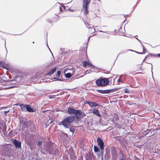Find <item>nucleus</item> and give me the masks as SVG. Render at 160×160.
I'll use <instances>...</instances> for the list:
<instances>
[{
	"mask_svg": "<svg viewBox=\"0 0 160 160\" xmlns=\"http://www.w3.org/2000/svg\"><path fill=\"white\" fill-rule=\"evenodd\" d=\"M75 119L74 116H69L65 118L62 122H60L59 124L62 125L65 128H69Z\"/></svg>",
	"mask_w": 160,
	"mask_h": 160,
	"instance_id": "f257e3e1",
	"label": "nucleus"
},
{
	"mask_svg": "<svg viewBox=\"0 0 160 160\" xmlns=\"http://www.w3.org/2000/svg\"><path fill=\"white\" fill-rule=\"evenodd\" d=\"M132 123H133V122L131 121V140L136 142H138L141 138V137L138 136V133H136V130H134L132 128Z\"/></svg>",
	"mask_w": 160,
	"mask_h": 160,
	"instance_id": "f03ea898",
	"label": "nucleus"
},
{
	"mask_svg": "<svg viewBox=\"0 0 160 160\" xmlns=\"http://www.w3.org/2000/svg\"><path fill=\"white\" fill-rule=\"evenodd\" d=\"M95 82L97 86L103 87L108 85L109 81L107 78L101 77L97 79Z\"/></svg>",
	"mask_w": 160,
	"mask_h": 160,
	"instance_id": "7ed1b4c3",
	"label": "nucleus"
},
{
	"mask_svg": "<svg viewBox=\"0 0 160 160\" xmlns=\"http://www.w3.org/2000/svg\"><path fill=\"white\" fill-rule=\"evenodd\" d=\"M74 118L78 119L84 117L86 115L84 112H82L81 110H76L74 114Z\"/></svg>",
	"mask_w": 160,
	"mask_h": 160,
	"instance_id": "20e7f679",
	"label": "nucleus"
},
{
	"mask_svg": "<svg viewBox=\"0 0 160 160\" xmlns=\"http://www.w3.org/2000/svg\"><path fill=\"white\" fill-rule=\"evenodd\" d=\"M91 0H83L82 8L84 9V13L87 15L88 12V7Z\"/></svg>",
	"mask_w": 160,
	"mask_h": 160,
	"instance_id": "39448f33",
	"label": "nucleus"
},
{
	"mask_svg": "<svg viewBox=\"0 0 160 160\" xmlns=\"http://www.w3.org/2000/svg\"><path fill=\"white\" fill-rule=\"evenodd\" d=\"M97 142L100 149L101 150H104V145L103 140L100 138L98 137L97 139Z\"/></svg>",
	"mask_w": 160,
	"mask_h": 160,
	"instance_id": "423d86ee",
	"label": "nucleus"
},
{
	"mask_svg": "<svg viewBox=\"0 0 160 160\" xmlns=\"http://www.w3.org/2000/svg\"><path fill=\"white\" fill-rule=\"evenodd\" d=\"M12 143L15 146L16 148H21V144L20 141L17 140V139H14L12 142Z\"/></svg>",
	"mask_w": 160,
	"mask_h": 160,
	"instance_id": "0eeeda50",
	"label": "nucleus"
},
{
	"mask_svg": "<svg viewBox=\"0 0 160 160\" xmlns=\"http://www.w3.org/2000/svg\"><path fill=\"white\" fill-rule=\"evenodd\" d=\"M83 66L84 67H86L89 66L91 68L95 69V67L92 64L87 61H83Z\"/></svg>",
	"mask_w": 160,
	"mask_h": 160,
	"instance_id": "6e6552de",
	"label": "nucleus"
},
{
	"mask_svg": "<svg viewBox=\"0 0 160 160\" xmlns=\"http://www.w3.org/2000/svg\"><path fill=\"white\" fill-rule=\"evenodd\" d=\"M85 103L88 104L92 108H94L97 106H99V104L95 102L89 101H86Z\"/></svg>",
	"mask_w": 160,
	"mask_h": 160,
	"instance_id": "1a4fd4ad",
	"label": "nucleus"
},
{
	"mask_svg": "<svg viewBox=\"0 0 160 160\" xmlns=\"http://www.w3.org/2000/svg\"><path fill=\"white\" fill-rule=\"evenodd\" d=\"M54 149L53 148L52 146L48 145L46 147V151L47 152L51 154L54 153Z\"/></svg>",
	"mask_w": 160,
	"mask_h": 160,
	"instance_id": "9d476101",
	"label": "nucleus"
},
{
	"mask_svg": "<svg viewBox=\"0 0 160 160\" xmlns=\"http://www.w3.org/2000/svg\"><path fill=\"white\" fill-rule=\"evenodd\" d=\"M33 112L36 111L35 109L32 107V106L29 105H27L26 112Z\"/></svg>",
	"mask_w": 160,
	"mask_h": 160,
	"instance_id": "9b49d317",
	"label": "nucleus"
},
{
	"mask_svg": "<svg viewBox=\"0 0 160 160\" xmlns=\"http://www.w3.org/2000/svg\"><path fill=\"white\" fill-rule=\"evenodd\" d=\"M76 109H74L73 108L69 107L68 109L67 112L69 114H74Z\"/></svg>",
	"mask_w": 160,
	"mask_h": 160,
	"instance_id": "f8f14e48",
	"label": "nucleus"
},
{
	"mask_svg": "<svg viewBox=\"0 0 160 160\" xmlns=\"http://www.w3.org/2000/svg\"><path fill=\"white\" fill-rule=\"evenodd\" d=\"M57 67L55 66L53 67L52 69H50L48 72L47 73V75L50 76L53 74L56 71L57 69Z\"/></svg>",
	"mask_w": 160,
	"mask_h": 160,
	"instance_id": "ddd939ff",
	"label": "nucleus"
},
{
	"mask_svg": "<svg viewBox=\"0 0 160 160\" xmlns=\"http://www.w3.org/2000/svg\"><path fill=\"white\" fill-rule=\"evenodd\" d=\"M27 104H19L18 105L20 107L21 110L22 112H26Z\"/></svg>",
	"mask_w": 160,
	"mask_h": 160,
	"instance_id": "4468645a",
	"label": "nucleus"
},
{
	"mask_svg": "<svg viewBox=\"0 0 160 160\" xmlns=\"http://www.w3.org/2000/svg\"><path fill=\"white\" fill-rule=\"evenodd\" d=\"M120 88H118L111 89L107 90V94L117 91Z\"/></svg>",
	"mask_w": 160,
	"mask_h": 160,
	"instance_id": "2eb2a0df",
	"label": "nucleus"
},
{
	"mask_svg": "<svg viewBox=\"0 0 160 160\" xmlns=\"http://www.w3.org/2000/svg\"><path fill=\"white\" fill-rule=\"evenodd\" d=\"M92 112L99 117L101 116L100 114V113L98 110L96 109H93Z\"/></svg>",
	"mask_w": 160,
	"mask_h": 160,
	"instance_id": "dca6fc26",
	"label": "nucleus"
},
{
	"mask_svg": "<svg viewBox=\"0 0 160 160\" xmlns=\"http://www.w3.org/2000/svg\"><path fill=\"white\" fill-rule=\"evenodd\" d=\"M157 57V54H149L148 55H147L145 57V58L143 60L142 62L144 61L145 59H146L147 58H148V57Z\"/></svg>",
	"mask_w": 160,
	"mask_h": 160,
	"instance_id": "f3484780",
	"label": "nucleus"
},
{
	"mask_svg": "<svg viewBox=\"0 0 160 160\" xmlns=\"http://www.w3.org/2000/svg\"><path fill=\"white\" fill-rule=\"evenodd\" d=\"M98 92L102 94H107V90H102L99 89H97L96 90Z\"/></svg>",
	"mask_w": 160,
	"mask_h": 160,
	"instance_id": "a211bd4d",
	"label": "nucleus"
},
{
	"mask_svg": "<svg viewBox=\"0 0 160 160\" xmlns=\"http://www.w3.org/2000/svg\"><path fill=\"white\" fill-rule=\"evenodd\" d=\"M29 125V122L27 121H25L23 122V125L22 126V128H28Z\"/></svg>",
	"mask_w": 160,
	"mask_h": 160,
	"instance_id": "6ab92c4d",
	"label": "nucleus"
},
{
	"mask_svg": "<svg viewBox=\"0 0 160 160\" xmlns=\"http://www.w3.org/2000/svg\"><path fill=\"white\" fill-rule=\"evenodd\" d=\"M94 151L95 152H99L100 150L97 146H94Z\"/></svg>",
	"mask_w": 160,
	"mask_h": 160,
	"instance_id": "aec40b11",
	"label": "nucleus"
},
{
	"mask_svg": "<svg viewBox=\"0 0 160 160\" xmlns=\"http://www.w3.org/2000/svg\"><path fill=\"white\" fill-rule=\"evenodd\" d=\"M72 74L70 73H68L66 74H65V75L66 78H70L72 76Z\"/></svg>",
	"mask_w": 160,
	"mask_h": 160,
	"instance_id": "412c9836",
	"label": "nucleus"
},
{
	"mask_svg": "<svg viewBox=\"0 0 160 160\" xmlns=\"http://www.w3.org/2000/svg\"><path fill=\"white\" fill-rule=\"evenodd\" d=\"M89 156L90 158H91L92 159H94L95 158V156L94 155L93 153H89Z\"/></svg>",
	"mask_w": 160,
	"mask_h": 160,
	"instance_id": "4be33fe9",
	"label": "nucleus"
},
{
	"mask_svg": "<svg viewBox=\"0 0 160 160\" xmlns=\"http://www.w3.org/2000/svg\"><path fill=\"white\" fill-rule=\"evenodd\" d=\"M61 71H58L57 72V73H56V76L57 78H59L60 75L61 74Z\"/></svg>",
	"mask_w": 160,
	"mask_h": 160,
	"instance_id": "5701e85b",
	"label": "nucleus"
},
{
	"mask_svg": "<svg viewBox=\"0 0 160 160\" xmlns=\"http://www.w3.org/2000/svg\"><path fill=\"white\" fill-rule=\"evenodd\" d=\"M42 141H38L37 144V147H40L42 145Z\"/></svg>",
	"mask_w": 160,
	"mask_h": 160,
	"instance_id": "b1692460",
	"label": "nucleus"
},
{
	"mask_svg": "<svg viewBox=\"0 0 160 160\" xmlns=\"http://www.w3.org/2000/svg\"><path fill=\"white\" fill-rule=\"evenodd\" d=\"M88 26L86 25V27L87 28H92V27L90 26H92V27L93 28V29L94 30V31H95V28L94 27V26H92L91 25H89L88 24Z\"/></svg>",
	"mask_w": 160,
	"mask_h": 160,
	"instance_id": "393cba45",
	"label": "nucleus"
},
{
	"mask_svg": "<svg viewBox=\"0 0 160 160\" xmlns=\"http://www.w3.org/2000/svg\"><path fill=\"white\" fill-rule=\"evenodd\" d=\"M53 79H54V81H63L62 79L59 78H58L55 77H54L53 78Z\"/></svg>",
	"mask_w": 160,
	"mask_h": 160,
	"instance_id": "a878e982",
	"label": "nucleus"
},
{
	"mask_svg": "<svg viewBox=\"0 0 160 160\" xmlns=\"http://www.w3.org/2000/svg\"><path fill=\"white\" fill-rule=\"evenodd\" d=\"M131 51L135 52H136L137 53H138V54H143V53H142V52H138L137 51H136L132 50V49H131Z\"/></svg>",
	"mask_w": 160,
	"mask_h": 160,
	"instance_id": "bb28decb",
	"label": "nucleus"
},
{
	"mask_svg": "<svg viewBox=\"0 0 160 160\" xmlns=\"http://www.w3.org/2000/svg\"><path fill=\"white\" fill-rule=\"evenodd\" d=\"M69 128V129L70 131L72 132V133H73L74 131V128L71 127H70V128Z\"/></svg>",
	"mask_w": 160,
	"mask_h": 160,
	"instance_id": "cd10ccee",
	"label": "nucleus"
},
{
	"mask_svg": "<svg viewBox=\"0 0 160 160\" xmlns=\"http://www.w3.org/2000/svg\"><path fill=\"white\" fill-rule=\"evenodd\" d=\"M58 152V150L57 149H55L54 150V153H52V154H57Z\"/></svg>",
	"mask_w": 160,
	"mask_h": 160,
	"instance_id": "c85d7f7f",
	"label": "nucleus"
},
{
	"mask_svg": "<svg viewBox=\"0 0 160 160\" xmlns=\"http://www.w3.org/2000/svg\"><path fill=\"white\" fill-rule=\"evenodd\" d=\"M147 51V49L145 48H144L143 49V52H142L143 54H144Z\"/></svg>",
	"mask_w": 160,
	"mask_h": 160,
	"instance_id": "c756f323",
	"label": "nucleus"
},
{
	"mask_svg": "<svg viewBox=\"0 0 160 160\" xmlns=\"http://www.w3.org/2000/svg\"><path fill=\"white\" fill-rule=\"evenodd\" d=\"M16 82V80H12L10 81V83H13Z\"/></svg>",
	"mask_w": 160,
	"mask_h": 160,
	"instance_id": "7c9ffc66",
	"label": "nucleus"
},
{
	"mask_svg": "<svg viewBox=\"0 0 160 160\" xmlns=\"http://www.w3.org/2000/svg\"><path fill=\"white\" fill-rule=\"evenodd\" d=\"M151 130L150 129H148L146 131H145V132H146V134L148 133Z\"/></svg>",
	"mask_w": 160,
	"mask_h": 160,
	"instance_id": "2f4dec72",
	"label": "nucleus"
},
{
	"mask_svg": "<svg viewBox=\"0 0 160 160\" xmlns=\"http://www.w3.org/2000/svg\"><path fill=\"white\" fill-rule=\"evenodd\" d=\"M3 131L4 132V130H6V126L5 125H4L3 126Z\"/></svg>",
	"mask_w": 160,
	"mask_h": 160,
	"instance_id": "473e14b6",
	"label": "nucleus"
},
{
	"mask_svg": "<svg viewBox=\"0 0 160 160\" xmlns=\"http://www.w3.org/2000/svg\"><path fill=\"white\" fill-rule=\"evenodd\" d=\"M104 151H103V150H101V154L102 155V157H103V153H104Z\"/></svg>",
	"mask_w": 160,
	"mask_h": 160,
	"instance_id": "72a5a7b5",
	"label": "nucleus"
},
{
	"mask_svg": "<svg viewBox=\"0 0 160 160\" xmlns=\"http://www.w3.org/2000/svg\"><path fill=\"white\" fill-rule=\"evenodd\" d=\"M47 21L48 22L50 23H51V24H53V22L51 20H48Z\"/></svg>",
	"mask_w": 160,
	"mask_h": 160,
	"instance_id": "f704fd0d",
	"label": "nucleus"
},
{
	"mask_svg": "<svg viewBox=\"0 0 160 160\" xmlns=\"http://www.w3.org/2000/svg\"><path fill=\"white\" fill-rule=\"evenodd\" d=\"M62 6H59V9L61 12L62 11Z\"/></svg>",
	"mask_w": 160,
	"mask_h": 160,
	"instance_id": "c9c22d12",
	"label": "nucleus"
},
{
	"mask_svg": "<svg viewBox=\"0 0 160 160\" xmlns=\"http://www.w3.org/2000/svg\"><path fill=\"white\" fill-rule=\"evenodd\" d=\"M136 5H135L134 7H133V8L132 9V11L131 12V14L134 11V10L135 9V8H136Z\"/></svg>",
	"mask_w": 160,
	"mask_h": 160,
	"instance_id": "e433bc0d",
	"label": "nucleus"
},
{
	"mask_svg": "<svg viewBox=\"0 0 160 160\" xmlns=\"http://www.w3.org/2000/svg\"><path fill=\"white\" fill-rule=\"evenodd\" d=\"M49 98L50 99H52V98H54V97H53V95H49Z\"/></svg>",
	"mask_w": 160,
	"mask_h": 160,
	"instance_id": "4c0bfd02",
	"label": "nucleus"
},
{
	"mask_svg": "<svg viewBox=\"0 0 160 160\" xmlns=\"http://www.w3.org/2000/svg\"><path fill=\"white\" fill-rule=\"evenodd\" d=\"M99 32H104V33H108V32H107V31L104 32L100 30V31H99Z\"/></svg>",
	"mask_w": 160,
	"mask_h": 160,
	"instance_id": "58836bf2",
	"label": "nucleus"
},
{
	"mask_svg": "<svg viewBox=\"0 0 160 160\" xmlns=\"http://www.w3.org/2000/svg\"><path fill=\"white\" fill-rule=\"evenodd\" d=\"M124 92L125 93L128 92V90L127 89H125L124 90Z\"/></svg>",
	"mask_w": 160,
	"mask_h": 160,
	"instance_id": "ea45409f",
	"label": "nucleus"
},
{
	"mask_svg": "<svg viewBox=\"0 0 160 160\" xmlns=\"http://www.w3.org/2000/svg\"><path fill=\"white\" fill-rule=\"evenodd\" d=\"M135 37L136 38V39H137V40H138V41L140 42H141L139 40V39H138V35H136V36H135Z\"/></svg>",
	"mask_w": 160,
	"mask_h": 160,
	"instance_id": "a19ab883",
	"label": "nucleus"
},
{
	"mask_svg": "<svg viewBox=\"0 0 160 160\" xmlns=\"http://www.w3.org/2000/svg\"><path fill=\"white\" fill-rule=\"evenodd\" d=\"M9 111H4V113L5 115L7 113H8L9 112Z\"/></svg>",
	"mask_w": 160,
	"mask_h": 160,
	"instance_id": "79ce46f5",
	"label": "nucleus"
},
{
	"mask_svg": "<svg viewBox=\"0 0 160 160\" xmlns=\"http://www.w3.org/2000/svg\"><path fill=\"white\" fill-rule=\"evenodd\" d=\"M15 87H16V86L15 85H14L13 86H11V87H10L8 88H13Z\"/></svg>",
	"mask_w": 160,
	"mask_h": 160,
	"instance_id": "37998d69",
	"label": "nucleus"
},
{
	"mask_svg": "<svg viewBox=\"0 0 160 160\" xmlns=\"http://www.w3.org/2000/svg\"><path fill=\"white\" fill-rule=\"evenodd\" d=\"M68 10L70 12H74V10H73V9H69Z\"/></svg>",
	"mask_w": 160,
	"mask_h": 160,
	"instance_id": "c03bdc74",
	"label": "nucleus"
},
{
	"mask_svg": "<svg viewBox=\"0 0 160 160\" xmlns=\"http://www.w3.org/2000/svg\"><path fill=\"white\" fill-rule=\"evenodd\" d=\"M62 8H63V10H65V6L63 5H62Z\"/></svg>",
	"mask_w": 160,
	"mask_h": 160,
	"instance_id": "a18cd8bd",
	"label": "nucleus"
},
{
	"mask_svg": "<svg viewBox=\"0 0 160 160\" xmlns=\"http://www.w3.org/2000/svg\"><path fill=\"white\" fill-rule=\"evenodd\" d=\"M140 42L142 44V45L143 49L144 48H145L144 46L143 45L142 43L141 42Z\"/></svg>",
	"mask_w": 160,
	"mask_h": 160,
	"instance_id": "49530a36",
	"label": "nucleus"
},
{
	"mask_svg": "<svg viewBox=\"0 0 160 160\" xmlns=\"http://www.w3.org/2000/svg\"><path fill=\"white\" fill-rule=\"evenodd\" d=\"M151 65H152V67H151V71H152V74H153V72H152V64L151 63Z\"/></svg>",
	"mask_w": 160,
	"mask_h": 160,
	"instance_id": "de8ad7c7",
	"label": "nucleus"
},
{
	"mask_svg": "<svg viewBox=\"0 0 160 160\" xmlns=\"http://www.w3.org/2000/svg\"><path fill=\"white\" fill-rule=\"evenodd\" d=\"M157 94L160 95V91H159L156 92Z\"/></svg>",
	"mask_w": 160,
	"mask_h": 160,
	"instance_id": "09e8293b",
	"label": "nucleus"
},
{
	"mask_svg": "<svg viewBox=\"0 0 160 160\" xmlns=\"http://www.w3.org/2000/svg\"><path fill=\"white\" fill-rule=\"evenodd\" d=\"M86 73H89V70H87L86 71V72H85Z\"/></svg>",
	"mask_w": 160,
	"mask_h": 160,
	"instance_id": "8fccbe9b",
	"label": "nucleus"
},
{
	"mask_svg": "<svg viewBox=\"0 0 160 160\" xmlns=\"http://www.w3.org/2000/svg\"><path fill=\"white\" fill-rule=\"evenodd\" d=\"M117 82H121V81L120 80L119 78V79H118V80H117Z\"/></svg>",
	"mask_w": 160,
	"mask_h": 160,
	"instance_id": "3c124183",
	"label": "nucleus"
},
{
	"mask_svg": "<svg viewBox=\"0 0 160 160\" xmlns=\"http://www.w3.org/2000/svg\"><path fill=\"white\" fill-rule=\"evenodd\" d=\"M157 56H158V57H160V53L157 54Z\"/></svg>",
	"mask_w": 160,
	"mask_h": 160,
	"instance_id": "603ef678",
	"label": "nucleus"
},
{
	"mask_svg": "<svg viewBox=\"0 0 160 160\" xmlns=\"http://www.w3.org/2000/svg\"><path fill=\"white\" fill-rule=\"evenodd\" d=\"M24 122V121H22H22H20V123H22V124H23V122Z\"/></svg>",
	"mask_w": 160,
	"mask_h": 160,
	"instance_id": "864d4df0",
	"label": "nucleus"
},
{
	"mask_svg": "<svg viewBox=\"0 0 160 160\" xmlns=\"http://www.w3.org/2000/svg\"><path fill=\"white\" fill-rule=\"evenodd\" d=\"M80 159H81V160H83V156H81L80 157Z\"/></svg>",
	"mask_w": 160,
	"mask_h": 160,
	"instance_id": "5fc2aeb1",
	"label": "nucleus"
},
{
	"mask_svg": "<svg viewBox=\"0 0 160 160\" xmlns=\"http://www.w3.org/2000/svg\"><path fill=\"white\" fill-rule=\"evenodd\" d=\"M134 104V103H132V102H131V104H130L131 105L132 104ZM134 104H136L134 103Z\"/></svg>",
	"mask_w": 160,
	"mask_h": 160,
	"instance_id": "6e6d98bb",
	"label": "nucleus"
},
{
	"mask_svg": "<svg viewBox=\"0 0 160 160\" xmlns=\"http://www.w3.org/2000/svg\"><path fill=\"white\" fill-rule=\"evenodd\" d=\"M130 98H131L132 99L134 98V97H131V96Z\"/></svg>",
	"mask_w": 160,
	"mask_h": 160,
	"instance_id": "4d7b16f0",
	"label": "nucleus"
},
{
	"mask_svg": "<svg viewBox=\"0 0 160 160\" xmlns=\"http://www.w3.org/2000/svg\"><path fill=\"white\" fill-rule=\"evenodd\" d=\"M101 160H103V157L102 156V158H101Z\"/></svg>",
	"mask_w": 160,
	"mask_h": 160,
	"instance_id": "13d9d810",
	"label": "nucleus"
},
{
	"mask_svg": "<svg viewBox=\"0 0 160 160\" xmlns=\"http://www.w3.org/2000/svg\"><path fill=\"white\" fill-rule=\"evenodd\" d=\"M91 37V36H90L88 37V41H89V38H90Z\"/></svg>",
	"mask_w": 160,
	"mask_h": 160,
	"instance_id": "bf43d9fd",
	"label": "nucleus"
},
{
	"mask_svg": "<svg viewBox=\"0 0 160 160\" xmlns=\"http://www.w3.org/2000/svg\"><path fill=\"white\" fill-rule=\"evenodd\" d=\"M48 48H49V50H50V52H51V53H52V55H53L52 53V52H51V51L50 50V48H49L48 47Z\"/></svg>",
	"mask_w": 160,
	"mask_h": 160,
	"instance_id": "052dcab7",
	"label": "nucleus"
},
{
	"mask_svg": "<svg viewBox=\"0 0 160 160\" xmlns=\"http://www.w3.org/2000/svg\"><path fill=\"white\" fill-rule=\"evenodd\" d=\"M157 130H160V127L157 129Z\"/></svg>",
	"mask_w": 160,
	"mask_h": 160,
	"instance_id": "680f3d73",
	"label": "nucleus"
},
{
	"mask_svg": "<svg viewBox=\"0 0 160 160\" xmlns=\"http://www.w3.org/2000/svg\"><path fill=\"white\" fill-rule=\"evenodd\" d=\"M133 79V78H131H131H130V79H131V81L132 80V79Z\"/></svg>",
	"mask_w": 160,
	"mask_h": 160,
	"instance_id": "e2e57ef3",
	"label": "nucleus"
},
{
	"mask_svg": "<svg viewBox=\"0 0 160 160\" xmlns=\"http://www.w3.org/2000/svg\"><path fill=\"white\" fill-rule=\"evenodd\" d=\"M76 157V156L74 155L73 157V158H75V157Z\"/></svg>",
	"mask_w": 160,
	"mask_h": 160,
	"instance_id": "0e129e2a",
	"label": "nucleus"
},
{
	"mask_svg": "<svg viewBox=\"0 0 160 160\" xmlns=\"http://www.w3.org/2000/svg\"><path fill=\"white\" fill-rule=\"evenodd\" d=\"M1 66L3 68H5V67L4 66Z\"/></svg>",
	"mask_w": 160,
	"mask_h": 160,
	"instance_id": "69168bd1",
	"label": "nucleus"
},
{
	"mask_svg": "<svg viewBox=\"0 0 160 160\" xmlns=\"http://www.w3.org/2000/svg\"><path fill=\"white\" fill-rule=\"evenodd\" d=\"M137 159H138L137 160H140L139 158H137Z\"/></svg>",
	"mask_w": 160,
	"mask_h": 160,
	"instance_id": "338daca9",
	"label": "nucleus"
},
{
	"mask_svg": "<svg viewBox=\"0 0 160 160\" xmlns=\"http://www.w3.org/2000/svg\"><path fill=\"white\" fill-rule=\"evenodd\" d=\"M121 160H124V159H121Z\"/></svg>",
	"mask_w": 160,
	"mask_h": 160,
	"instance_id": "774afa93",
	"label": "nucleus"
}]
</instances>
